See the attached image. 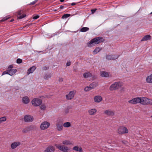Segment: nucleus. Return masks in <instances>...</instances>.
Returning <instances> with one entry per match:
<instances>
[{"label":"nucleus","instance_id":"nucleus-1","mask_svg":"<svg viewBox=\"0 0 152 152\" xmlns=\"http://www.w3.org/2000/svg\"><path fill=\"white\" fill-rule=\"evenodd\" d=\"M104 41V39L102 37H95L92 39L87 43L88 46L89 47L94 46L95 44H98Z\"/></svg>","mask_w":152,"mask_h":152},{"label":"nucleus","instance_id":"nucleus-2","mask_svg":"<svg viewBox=\"0 0 152 152\" xmlns=\"http://www.w3.org/2000/svg\"><path fill=\"white\" fill-rule=\"evenodd\" d=\"M141 104L144 105H152V99L146 97H141Z\"/></svg>","mask_w":152,"mask_h":152},{"label":"nucleus","instance_id":"nucleus-3","mask_svg":"<svg viewBox=\"0 0 152 152\" xmlns=\"http://www.w3.org/2000/svg\"><path fill=\"white\" fill-rule=\"evenodd\" d=\"M122 86V83L120 82H115L112 84L110 87V89L111 91L115 90Z\"/></svg>","mask_w":152,"mask_h":152},{"label":"nucleus","instance_id":"nucleus-4","mask_svg":"<svg viewBox=\"0 0 152 152\" xmlns=\"http://www.w3.org/2000/svg\"><path fill=\"white\" fill-rule=\"evenodd\" d=\"M128 132L129 131L127 128L124 126H120L117 129L118 133L120 135L127 134Z\"/></svg>","mask_w":152,"mask_h":152},{"label":"nucleus","instance_id":"nucleus-5","mask_svg":"<svg viewBox=\"0 0 152 152\" xmlns=\"http://www.w3.org/2000/svg\"><path fill=\"white\" fill-rule=\"evenodd\" d=\"M42 103V100L38 98H34L31 101L32 105L35 107H37L40 105Z\"/></svg>","mask_w":152,"mask_h":152},{"label":"nucleus","instance_id":"nucleus-6","mask_svg":"<svg viewBox=\"0 0 152 152\" xmlns=\"http://www.w3.org/2000/svg\"><path fill=\"white\" fill-rule=\"evenodd\" d=\"M55 146L60 151L64 152H67L69 149L67 147L59 144H55Z\"/></svg>","mask_w":152,"mask_h":152},{"label":"nucleus","instance_id":"nucleus-7","mask_svg":"<svg viewBox=\"0 0 152 152\" xmlns=\"http://www.w3.org/2000/svg\"><path fill=\"white\" fill-rule=\"evenodd\" d=\"M141 97H135L132 99L129 100L128 102L129 103L133 104H136L139 103H141Z\"/></svg>","mask_w":152,"mask_h":152},{"label":"nucleus","instance_id":"nucleus-8","mask_svg":"<svg viewBox=\"0 0 152 152\" xmlns=\"http://www.w3.org/2000/svg\"><path fill=\"white\" fill-rule=\"evenodd\" d=\"M76 93L75 90L71 91L68 94L66 95V98L67 100H70L72 99Z\"/></svg>","mask_w":152,"mask_h":152},{"label":"nucleus","instance_id":"nucleus-9","mask_svg":"<svg viewBox=\"0 0 152 152\" xmlns=\"http://www.w3.org/2000/svg\"><path fill=\"white\" fill-rule=\"evenodd\" d=\"M50 123L47 121H44L40 125V128L42 130H45L48 128L50 126Z\"/></svg>","mask_w":152,"mask_h":152},{"label":"nucleus","instance_id":"nucleus-10","mask_svg":"<svg viewBox=\"0 0 152 152\" xmlns=\"http://www.w3.org/2000/svg\"><path fill=\"white\" fill-rule=\"evenodd\" d=\"M34 120L33 117L29 115H26L24 117V120L25 122H32Z\"/></svg>","mask_w":152,"mask_h":152},{"label":"nucleus","instance_id":"nucleus-11","mask_svg":"<svg viewBox=\"0 0 152 152\" xmlns=\"http://www.w3.org/2000/svg\"><path fill=\"white\" fill-rule=\"evenodd\" d=\"M83 76L85 78L92 77L93 79H94L96 78V77L94 75H93L91 73L89 72H87L84 73L83 74Z\"/></svg>","mask_w":152,"mask_h":152},{"label":"nucleus","instance_id":"nucleus-12","mask_svg":"<svg viewBox=\"0 0 152 152\" xmlns=\"http://www.w3.org/2000/svg\"><path fill=\"white\" fill-rule=\"evenodd\" d=\"M56 129L58 131H60L63 129V123L62 122L58 121L56 124Z\"/></svg>","mask_w":152,"mask_h":152},{"label":"nucleus","instance_id":"nucleus-13","mask_svg":"<svg viewBox=\"0 0 152 152\" xmlns=\"http://www.w3.org/2000/svg\"><path fill=\"white\" fill-rule=\"evenodd\" d=\"M19 142H15L12 143L11 145V147L12 149H14L20 145Z\"/></svg>","mask_w":152,"mask_h":152},{"label":"nucleus","instance_id":"nucleus-14","mask_svg":"<svg viewBox=\"0 0 152 152\" xmlns=\"http://www.w3.org/2000/svg\"><path fill=\"white\" fill-rule=\"evenodd\" d=\"M119 56L118 55H117L116 56L115 55H107L106 57V58L108 60H114L118 58Z\"/></svg>","mask_w":152,"mask_h":152},{"label":"nucleus","instance_id":"nucleus-15","mask_svg":"<svg viewBox=\"0 0 152 152\" xmlns=\"http://www.w3.org/2000/svg\"><path fill=\"white\" fill-rule=\"evenodd\" d=\"M54 148L53 146H49L46 148L44 151V152H54Z\"/></svg>","mask_w":152,"mask_h":152},{"label":"nucleus","instance_id":"nucleus-16","mask_svg":"<svg viewBox=\"0 0 152 152\" xmlns=\"http://www.w3.org/2000/svg\"><path fill=\"white\" fill-rule=\"evenodd\" d=\"M88 112L90 115H94L96 113L97 110L95 108H92L88 110Z\"/></svg>","mask_w":152,"mask_h":152},{"label":"nucleus","instance_id":"nucleus-17","mask_svg":"<svg viewBox=\"0 0 152 152\" xmlns=\"http://www.w3.org/2000/svg\"><path fill=\"white\" fill-rule=\"evenodd\" d=\"M104 113L106 115L109 116H113L114 114L113 112L110 110H105L104 111Z\"/></svg>","mask_w":152,"mask_h":152},{"label":"nucleus","instance_id":"nucleus-18","mask_svg":"<svg viewBox=\"0 0 152 152\" xmlns=\"http://www.w3.org/2000/svg\"><path fill=\"white\" fill-rule=\"evenodd\" d=\"M22 101L23 103L26 104L29 102L30 100L28 96H25L22 98Z\"/></svg>","mask_w":152,"mask_h":152},{"label":"nucleus","instance_id":"nucleus-19","mask_svg":"<svg viewBox=\"0 0 152 152\" xmlns=\"http://www.w3.org/2000/svg\"><path fill=\"white\" fill-rule=\"evenodd\" d=\"M94 99L95 102L99 103L102 100V99L101 96H97L94 97Z\"/></svg>","mask_w":152,"mask_h":152},{"label":"nucleus","instance_id":"nucleus-20","mask_svg":"<svg viewBox=\"0 0 152 152\" xmlns=\"http://www.w3.org/2000/svg\"><path fill=\"white\" fill-rule=\"evenodd\" d=\"M146 81L147 83L152 84V73L146 77Z\"/></svg>","mask_w":152,"mask_h":152},{"label":"nucleus","instance_id":"nucleus-21","mask_svg":"<svg viewBox=\"0 0 152 152\" xmlns=\"http://www.w3.org/2000/svg\"><path fill=\"white\" fill-rule=\"evenodd\" d=\"M151 36L149 35H145L141 39V41H145L150 40L151 39Z\"/></svg>","mask_w":152,"mask_h":152},{"label":"nucleus","instance_id":"nucleus-22","mask_svg":"<svg viewBox=\"0 0 152 152\" xmlns=\"http://www.w3.org/2000/svg\"><path fill=\"white\" fill-rule=\"evenodd\" d=\"M9 75L10 76H12L14 75L17 72V70L16 69H8Z\"/></svg>","mask_w":152,"mask_h":152},{"label":"nucleus","instance_id":"nucleus-23","mask_svg":"<svg viewBox=\"0 0 152 152\" xmlns=\"http://www.w3.org/2000/svg\"><path fill=\"white\" fill-rule=\"evenodd\" d=\"M73 150L79 152H83V150L81 147L79 148L78 146H76L73 148Z\"/></svg>","mask_w":152,"mask_h":152},{"label":"nucleus","instance_id":"nucleus-24","mask_svg":"<svg viewBox=\"0 0 152 152\" xmlns=\"http://www.w3.org/2000/svg\"><path fill=\"white\" fill-rule=\"evenodd\" d=\"M36 68V67L35 66H33L31 67L28 70V74H29L30 73H33L34 71L35 70Z\"/></svg>","mask_w":152,"mask_h":152},{"label":"nucleus","instance_id":"nucleus-25","mask_svg":"<svg viewBox=\"0 0 152 152\" xmlns=\"http://www.w3.org/2000/svg\"><path fill=\"white\" fill-rule=\"evenodd\" d=\"M62 144L64 145H71L72 143L69 140H65L63 141Z\"/></svg>","mask_w":152,"mask_h":152},{"label":"nucleus","instance_id":"nucleus-26","mask_svg":"<svg viewBox=\"0 0 152 152\" xmlns=\"http://www.w3.org/2000/svg\"><path fill=\"white\" fill-rule=\"evenodd\" d=\"M100 75L102 77H107L109 76L108 74L105 72H101Z\"/></svg>","mask_w":152,"mask_h":152},{"label":"nucleus","instance_id":"nucleus-27","mask_svg":"<svg viewBox=\"0 0 152 152\" xmlns=\"http://www.w3.org/2000/svg\"><path fill=\"white\" fill-rule=\"evenodd\" d=\"M97 83L96 82H94L91 83L89 86L92 89L95 88L97 86Z\"/></svg>","mask_w":152,"mask_h":152},{"label":"nucleus","instance_id":"nucleus-28","mask_svg":"<svg viewBox=\"0 0 152 152\" xmlns=\"http://www.w3.org/2000/svg\"><path fill=\"white\" fill-rule=\"evenodd\" d=\"M89 30V28L87 27H83L80 30V31L82 32H85Z\"/></svg>","mask_w":152,"mask_h":152},{"label":"nucleus","instance_id":"nucleus-29","mask_svg":"<svg viewBox=\"0 0 152 152\" xmlns=\"http://www.w3.org/2000/svg\"><path fill=\"white\" fill-rule=\"evenodd\" d=\"M63 125L65 127H68L71 126V124L70 122H67L64 123Z\"/></svg>","mask_w":152,"mask_h":152},{"label":"nucleus","instance_id":"nucleus-30","mask_svg":"<svg viewBox=\"0 0 152 152\" xmlns=\"http://www.w3.org/2000/svg\"><path fill=\"white\" fill-rule=\"evenodd\" d=\"M101 49L99 47L96 48L93 51L94 54H96Z\"/></svg>","mask_w":152,"mask_h":152},{"label":"nucleus","instance_id":"nucleus-31","mask_svg":"<svg viewBox=\"0 0 152 152\" xmlns=\"http://www.w3.org/2000/svg\"><path fill=\"white\" fill-rule=\"evenodd\" d=\"M71 16V15L69 14H66L63 15L61 17V19H66Z\"/></svg>","mask_w":152,"mask_h":152},{"label":"nucleus","instance_id":"nucleus-32","mask_svg":"<svg viewBox=\"0 0 152 152\" xmlns=\"http://www.w3.org/2000/svg\"><path fill=\"white\" fill-rule=\"evenodd\" d=\"M51 77V75L50 74H45L44 77V78L45 80H48L49 78H50Z\"/></svg>","mask_w":152,"mask_h":152},{"label":"nucleus","instance_id":"nucleus-33","mask_svg":"<svg viewBox=\"0 0 152 152\" xmlns=\"http://www.w3.org/2000/svg\"><path fill=\"white\" fill-rule=\"evenodd\" d=\"M10 18V15H8V16H6L5 17L3 18L1 20V22L4 21L5 20Z\"/></svg>","mask_w":152,"mask_h":152},{"label":"nucleus","instance_id":"nucleus-34","mask_svg":"<svg viewBox=\"0 0 152 152\" xmlns=\"http://www.w3.org/2000/svg\"><path fill=\"white\" fill-rule=\"evenodd\" d=\"M92 89L89 86H87L84 88V90L86 91H88Z\"/></svg>","mask_w":152,"mask_h":152},{"label":"nucleus","instance_id":"nucleus-35","mask_svg":"<svg viewBox=\"0 0 152 152\" xmlns=\"http://www.w3.org/2000/svg\"><path fill=\"white\" fill-rule=\"evenodd\" d=\"M41 110H45L46 108V106L44 104H42L40 106Z\"/></svg>","mask_w":152,"mask_h":152},{"label":"nucleus","instance_id":"nucleus-36","mask_svg":"<svg viewBox=\"0 0 152 152\" xmlns=\"http://www.w3.org/2000/svg\"><path fill=\"white\" fill-rule=\"evenodd\" d=\"M0 120L2 122L5 121L7 120V118L6 117L4 116L0 118Z\"/></svg>","mask_w":152,"mask_h":152},{"label":"nucleus","instance_id":"nucleus-37","mask_svg":"<svg viewBox=\"0 0 152 152\" xmlns=\"http://www.w3.org/2000/svg\"><path fill=\"white\" fill-rule=\"evenodd\" d=\"M9 72L8 69H7V70L4 71L2 72V75H3L5 74L9 75Z\"/></svg>","mask_w":152,"mask_h":152},{"label":"nucleus","instance_id":"nucleus-38","mask_svg":"<svg viewBox=\"0 0 152 152\" xmlns=\"http://www.w3.org/2000/svg\"><path fill=\"white\" fill-rule=\"evenodd\" d=\"M22 62V59L20 58H18L17 59L16 61V62L18 64H20Z\"/></svg>","mask_w":152,"mask_h":152},{"label":"nucleus","instance_id":"nucleus-39","mask_svg":"<svg viewBox=\"0 0 152 152\" xmlns=\"http://www.w3.org/2000/svg\"><path fill=\"white\" fill-rule=\"evenodd\" d=\"M26 16V15L23 14L21 15H20L18 17V18L19 19H22L23 18H24Z\"/></svg>","mask_w":152,"mask_h":152},{"label":"nucleus","instance_id":"nucleus-40","mask_svg":"<svg viewBox=\"0 0 152 152\" xmlns=\"http://www.w3.org/2000/svg\"><path fill=\"white\" fill-rule=\"evenodd\" d=\"M23 11L22 10H20L18 12V15H20L22 13H23Z\"/></svg>","mask_w":152,"mask_h":152},{"label":"nucleus","instance_id":"nucleus-41","mask_svg":"<svg viewBox=\"0 0 152 152\" xmlns=\"http://www.w3.org/2000/svg\"><path fill=\"white\" fill-rule=\"evenodd\" d=\"M49 68V67L48 66H44L43 67V69L45 70H47V69H48Z\"/></svg>","mask_w":152,"mask_h":152},{"label":"nucleus","instance_id":"nucleus-42","mask_svg":"<svg viewBox=\"0 0 152 152\" xmlns=\"http://www.w3.org/2000/svg\"><path fill=\"white\" fill-rule=\"evenodd\" d=\"M39 15H35L33 17V18L34 19H37L38 18H39Z\"/></svg>","mask_w":152,"mask_h":152},{"label":"nucleus","instance_id":"nucleus-43","mask_svg":"<svg viewBox=\"0 0 152 152\" xmlns=\"http://www.w3.org/2000/svg\"><path fill=\"white\" fill-rule=\"evenodd\" d=\"M13 67V66L12 64L10 65L8 68L7 69H12V68Z\"/></svg>","mask_w":152,"mask_h":152},{"label":"nucleus","instance_id":"nucleus-44","mask_svg":"<svg viewBox=\"0 0 152 152\" xmlns=\"http://www.w3.org/2000/svg\"><path fill=\"white\" fill-rule=\"evenodd\" d=\"M37 0H35L34 1H33V2H31L30 4V5H33V4H34L37 1Z\"/></svg>","mask_w":152,"mask_h":152},{"label":"nucleus","instance_id":"nucleus-45","mask_svg":"<svg viewBox=\"0 0 152 152\" xmlns=\"http://www.w3.org/2000/svg\"><path fill=\"white\" fill-rule=\"evenodd\" d=\"M96 10H97L96 9H93L91 10V13L92 14H94L95 12L96 11Z\"/></svg>","mask_w":152,"mask_h":152},{"label":"nucleus","instance_id":"nucleus-46","mask_svg":"<svg viewBox=\"0 0 152 152\" xmlns=\"http://www.w3.org/2000/svg\"><path fill=\"white\" fill-rule=\"evenodd\" d=\"M70 64H71V62H67L66 63V66H69L70 65Z\"/></svg>","mask_w":152,"mask_h":152},{"label":"nucleus","instance_id":"nucleus-47","mask_svg":"<svg viewBox=\"0 0 152 152\" xmlns=\"http://www.w3.org/2000/svg\"><path fill=\"white\" fill-rule=\"evenodd\" d=\"M66 8V7H64V6L63 5H61L60 6V7H59V8L61 9H63L64 8Z\"/></svg>","mask_w":152,"mask_h":152},{"label":"nucleus","instance_id":"nucleus-48","mask_svg":"<svg viewBox=\"0 0 152 152\" xmlns=\"http://www.w3.org/2000/svg\"><path fill=\"white\" fill-rule=\"evenodd\" d=\"M59 81L60 82H62L63 81V79L62 78H60L59 79Z\"/></svg>","mask_w":152,"mask_h":152},{"label":"nucleus","instance_id":"nucleus-49","mask_svg":"<svg viewBox=\"0 0 152 152\" xmlns=\"http://www.w3.org/2000/svg\"><path fill=\"white\" fill-rule=\"evenodd\" d=\"M76 4V3H75V2H73V3H71V5L72 6H74V5H75Z\"/></svg>","mask_w":152,"mask_h":152},{"label":"nucleus","instance_id":"nucleus-50","mask_svg":"<svg viewBox=\"0 0 152 152\" xmlns=\"http://www.w3.org/2000/svg\"><path fill=\"white\" fill-rule=\"evenodd\" d=\"M69 5H67V4H64V7H67L68 6H69Z\"/></svg>","mask_w":152,"mask_h":152},{"label":"nucleus","instance_id":"nucleus-51","mask_svg":"<svg viewBox=\"0 0 152 152\" xmlns=\"http://www.w3.org/2000/svg\"><path fill=\"white\" fill-rule=\"evenodd\" d=\"M14 21V19H12L10 21V22H12Z\"/></svg>","mask_w":152,"mask_h":152},{"label":"nucleus","instance_id":"nucleus-52","mask_svg":"<svg viewBox=\"0 0 152 152\" xmlns=\"http://www.w3.org/2000/svg\"><path fill=\"white\" fill-rule=\"evenodd\" d=\"M23 133H26V131L25 130H23Z\"/></svg>","mask_w":152,"mask_h":152},{"label":"nucleus","instance_id":"nucleus-53","mask_svg":"<svg viewBox=\"0 0 152 152\" xmlns=\"http://www.w3.org/2000/svg\"><path fill=\"white\" fill-rule=\"evenodd\" d=\"M65 0H60V1L61 2H63Z\"/></svg>","mask_w":152,"mask_h":152},{"label":"nucleus","instance_id":"nucleus-54","mask_svg":"<svg viewBox=\"0 0 152 152\" xmlns=\"http://www.w3.org/2000/svg\"><path fill=\"white\" fill-rule=\"evenodd\" d=\"M57 10V9H55L53 10V11L54 12H56Z\"/></svg>","mask_w":152,"mask_h":152},{"label":"nucleus","instance_id":"nucleus-55","mask_svg":"<svg viewBox=\"0 0 152 152\" xmlns=\"http://www.w3.org/2000/svg\"><path fill=\"white\" fill-rule=\"evenodd\" d=\"M65 112L66 113H68V110H67V111H66Z\"/></svg>","mask_w":152,"mask_h":152},{"label":"nucleus","instance_id":"nucleus-56","mask_svg":"<svg viewBox=\"0 0 152 152\" xmlns=\"http://www.w3.org/2000/svg\"><path fill=\"white\" fill-rule=\"evenodd\" d=\"M151 14H152V12L151 13Z\"/></svg>","mask_w":152,"mask_h":152},{"label":"nucleus","instance_id":"nucleus-57","mask_svg":"<svg viewBox=\"0 0 152 152\" xmlns=\"http://www.w3.org/2000/svg\"><path fill=\"white\" fill-rule=\"evenodd\" d=\"M122 142H123V141H122Z\"/></svg>","mask_w":152,"mask_h":152},{"label":"nucleus","instance_id":"nucleus-58","mask_svg":"<svg viewBox=\"0 0 152 152\" xmlns=\"http://www.w3.org/2000/svg\"><path fill=\"white\" fill-rule=\"evenodd\" d=\"M151 117L152 118V115L151 116Z\"/></svg>","mask_w":152,"mask_h":152}]
</instances>
